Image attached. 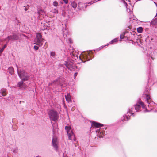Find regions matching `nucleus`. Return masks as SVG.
Returning a JSON list of instances; mask_svg holds the SVG:
<instances>
[{
	"mask_svg": "<svg viewBox=\"0 0 157 157\" xmlns=\"http://www.w3.org/2000/svg\"><path fill=\"white\" fill-rule=\"evenodd\" d=\"M17 68V73L20 78L23 81H27L29 79L30 76L27 75V73L24 70L19 71L18 69V66L16 65Z\"/></svg>",
	"mask_w": 157,
	"mask_h": 157,
	"instance_id": "f257e3e1",
	"label": "nucleus"
},
{
	"mask_svg": "<svg viewBox=\"0 0 157 157\" xmlns=\"http://www.w3.org/2000/svg\"><path fill=\"white\" fill-rule=\"evenodd\" d=\"M65 129L66 131L68 136L69 139L70 140H75V135L73 133L72 129L70 126H66L65 127Z\"/></svg>",
	"mask_w": 157,
	"mask_h": 157,
	"instance_id": "f03ea898",
	"label": "nucleus"
},
{
	"mask_svg": "<svg viewBox=\"0 0 157 157\" xmlns=\"http://www.w3.org/2000/svg\"><path fill=\"white\" fill-rule=\"evenodd\" d=\"M48 114L51 120L55 121L58 118V113L54 110H49L48 112Z\"/></svg>",
	"mask_w": 157,
	"mask_h": 157,
	"instance_id": "7ed1b4c3",
	"label": "nucleus"
},
{
	"mask_svg": "<svg viewBox=\"0 0 157 157\" xmlns=\"http://www.w3.org/2000/svg\"><path fill=\"white\" fill-rule=\"evenodd\" d=\"M44 39L42 37V36L40 33H37L36 37L35 40V42H36V44L39 46H42L43 41Z\"/></svg>",
	"mask_w": 157,
	"mask_h": 157,
	"instance_id": "20e7f679",
	"label": "nucleus"
},
{
	"mask_svg": "<svg viewBox=\"0 0 157 157\" xmlns=\"http://www.w3.org/2000/svg\"><path fill=\"white\" fill-rule=\"evenodd\" d=\"M138 104H137L135 105V109L136 112L140 110L141 109V106L143 109L145 108V106L144 103L141 101H139L138 102Z\"/></svg>",
	"mask_w": 157,
	"mask_h": 157,
	"instance_id": "39448f33",
	"label": "nucleus"
},
{
	"mask_svg": "<svg viewBox=\"0 0 157 157\" xmlns=\"http://www.w3.org/2000/svg\"><path fill=\"white\" fill-rule=\"evenodd\" d=\"M58 141L57 138L56 137H53L52 141V144L56 151H57L58 150Z\"/></svg>",
	"mask_w": 157,
	"mask_h": 157,
	"instance_id": "423d86ee",
	"label": "nucleus"
},
{
	"mask_svg": "<svg viewBox=\"0 0 157 157\" xmlns=\"http://www.w3.org/2000/svg\"><path fill=\"white\" fill-rule=\"evenodd\" d=\"M148 90L149 89H147V92H145L144 95L146 98V101L147 102L148 104L152 105L154 104V103L152 101H151V99L150 95L149 94Z\"/></svg>",
	"mask_w": 157,
	"mask_h": 157,
	"instance_id": "0eeeda50",
	"label": "nucleus"
},
{
	"mask_svg": "<svg viewBox=\"0 0 157 157\" xmlns=\"http://www.w3.org/2000/svg\"><path fill=\"white\" fill-rule=\"evenodd\" d=\"M134 110V109L133 108H131V109H129V110L128 112L127 113V114H128V115L129 116V117H128V115H125L123 116L124 119V120L128 121L130 119V118H129L130 116H129V115L128 114V113L130 114V116L132 115L133 116H134V113L133 112V110Z\"/></svg>",
	"mask_w": 157,
	"mask_h": 157,
	"instance_id": "6e6552de",
	"label": "nucleus"
},
{
	"mask_svg": "<svg viewBox=\"0 0 157 157\" xmlns=\"http://www.w3.org/2000/svg\"><path fill=\"white\" fill-rule=\"evenodd\" d=\"M18 36L16 34H13V35H10L8 36L5 39L6 40H7L8 41L10 40L14 41L18 40Z\"/></svg>",
	"mask_w": 157,
	"mask_h": 157,
	"instance_id": "1a4fd4ad",
	"label": "nucleus"
},
{
	"mask_svg": "<svg viewBox=\"0 0 157 157\" xmlns=\"http://www.w3.org/2000/svg\"><path fill=\"white\" fill-rule=\"evenodd\" d=\"M62 32L64 38H66L68 35V33L66 28H63L62 29Z\"/></svg>",
	"mask_w": 157,
	"mask_h": 157,
	"instance_id": "9d476101",
	"label": "nucleus"
},
{
	"mask_svg": "<svg viewBox=\"0 0 157 157\" xmlns=\"http://www.w3.org/2000/svg\"><path fill=\"white\" fill-rule=\"evenodd\" d=\"M92 124L93 126H94L97 128H99L103 126V125L102 124L95 122H93L92 123Z\"/></svg>",
	"mask_w": 157,
	"mask_h": 157,
	"instance_id": "9b49d317",
	"label": "nucleus"
},
{
	"mask_svg": "<svg viewBox=\"0 0 157 157\" xmlns=\"http://www.w3.org/2000/svg\"><path fill=\"white\" fill-rule=\"evenodd\" d=\"M25 81H23L21 80V81L20 82H19L17 84V86L18 87H21V86L22 87H26L27 86L25 84H24V82Z\"/></svg>",
	"mask_w": 157,
	"mask_h": 157,
	"instance_id": "f8f14e48",
	"label": "nucleus"
},
{
	"mask_svg": "<svg viewBox=\"0 0 157 157\" xmlns=\"http://www.w3.org/2000/svg\"><path fill=\"white\" fill-rule=\"evenodd\" d=\"M65 98L67 101L68 102H71V96L69 94H68L67 95H65Z\"/></svg>",
	"mask_w": 157,
	"mask_h": 157,
	"instance_id": "ddd939ff",
	"label": "nucleus"
},
{
	"mask_svg": "<svg viewBox=\"0 0 157 157\" xmlns=\"http://www.w3.org/2000/svg\"><path fill=\"white\" fill-rule=\"evenodd\" d=\"M0 92L2 96H5L7 94L6 90L5 89H1Z\"/></svg>",
	"mask_w": 157,
	"mask_h": 157,
	"instance_id": "4468645a",
	"label": "nucleus"
},
{
	"mask_svg": "<svg viewBox=\"0 0 157 157\" xmlns=\"http://www.w3.org/2000/svg\"><path fill=\"white\" fill-rule=\"evenodd\" d=\"M73 63H66L65 65L66 67L68 69H70L72 68Z\"/></svg>",
	"mask_w": 157,
	"mask_h": 157,
	"instance_id": "2eb2a0df",
	"label": "nucleus"
},
{
	"mask_svg": "<svg viewBox=\"0 0 157 157\" xmlns=\"http://www.w3.org/2000/svg\"><path fill=\"white\" fill-rule=\"evenodd\" d=\"M8 70L9 73L11 74L12 75L13 73L14 70L12 67H10L8 69Z\"/></svg>",
	"mask_w": 157,
	"mask_h": 157,
	"instance_id": "dca6fc26",
	"label": "nucleus"
},
{
	"mask_svg": "<svg viewBox=\"0 0 157 157\" xmlns=\"http://www.w3.org/2000/svg\"><path fill=\"white\" fill-rule=\"evenodd\" d=\"M59 81V78H58L57 79H56L55 80L53 81L51 83H49V86H50L51 85H52V84H56V85H58V83H57V82H58Z\"/></svg>",
	"mask_w": 157,
	"mask_h": 157,
	"instance_id": "f3484780",
	"label": "nucleus"
},
{
	"mask_svg": "<svg viewBox=\"0 0 157 157\" xmlns=\"http://www.w3.org/2000/svg\"><path fill=\"white\" fill-rule=\"evenodd\" d=\"M71 5L72 7L75 9L77 7V4L74 1L71 3Z\"/></svg>",
	"mask_w": 157,
	"mask_h": 157,
	"instance_id": "a211bd4d",
	"label": "nucleus"
},
{
	"mask_svg": "<svg viewBox=\"0 0 157 157\" xmlns=\"http://www.w3.org/2000/svg\"><path fill=\"white\" fill-rule=\"evenodd\" d=\"M143 30V28L142 27H140L137 29V30L138 33H142Z\"/></svg>",
	"mask_w": 157,
	"mask_h": 157,
	"instance_id": "6ab92c4d",
	"label": "nucleus"
},
{
	"mask_svg": "<svg viewBox=\"0 0 157 157\" xmlns=\"http://www.w3.org/2000/svg\"><path fill=\"white\" fill-rule=\"evenodd\" d=\"M55 55V52H50V57L52 59L54 58V57Z\"/></svg>",
	"mask_w": 157,
	"mask_h": 157,
	"instance_id": "aec40b11",
	"label": "nucleus"
},
{
	"mask_svg": "<svg viewBox=\"0 0 157 157\" xmlns=\"http://www.w3.org/2000/svg\"><path fill=\"white\" fill-rule=\"evenodd\" d=\"M7 44H5L4 45L3 47L2 48V49L0 50V53H2L4 49L7 46Z\"/></svg>",
	"mask_w": 157,
	"mask_h": 157,
	"instance_id": "412c9836",
	"label": "nucleus"
},
{
	"mask_svg": "<svg viewBox=\"0 0 157 157\" xmlns=\"http://www.w3.org/2000/svg\"><path fill=\"white\" fill-rule=\"evenodd\" d=\"M13 151L14 153H17L18 152L17 148V147L14 148L13 150Z\"/></svg>",
	"mask_w": 157,
	"mask_h": 157,
	"instance_id": "4be33fe9",
	"label": "nucleus"
},
{
	"mask_svg": "<svg viewBox=\"0 0 157 157\" xmlns=\"http://www.w3.org/2000/svg\"><path fill=\"white\" fill-rule=\"evenodd\" d=\"M125 34V33L124 32H123L122 34H121L120 36V38L121 39H122L124 37V35Z\"/></svg>",
	"mask_w": 157,
	"mask_h": 157,
	"instance_id": "5701e85b",
	"label": "nucleus"
},
{
	"mask_svg": "<svg viewBox=\"0 0 157 157\" xmlns=\"http://www.w3.org/2000/svg\"><path fill=\"white\" fill-rule=\"evenodd\" d=\"M52 12L54 13H58V10L56 9H54L52 10Z\"/></svg>",
	"mask_w": 157,
	"mask_h": 157,
	"instance_id": "b1692460",
	"label": "nucleus"
},
{
	"mask_svg": "<svg viewBox=\"0 0 157 157\" xmlns=\"http://www.w3.org/2000/svg\"><path fill=\"white\" fill-rule=\"evenodd\" d=\"M121 2L123 3H124V4L125 6L126 7H127V3L125 2L124 0H121Z\"/></svg>",
	"mask_w": 157,
	"mask_h": 157,
	"instance_id": "393cba45",
	"label": "nucleus"
},
{
	"mask_svg": "<svg viewBox=\"0 0 157 157\" xmlns=\"http://www.w3.org/2000/svg\"><path fill=\"white\" fill-rule=\"evenodd\" d=\"M72 57L73 58L75 59L76 60V59H78V56L76 54L74 55L72 54Z\"/></svg>",
	"mask_w": 157,
	"mask_h": 157,
	"instance_id": "a878e982",
	"label": "nucleus"
},
{
	"mask_svg": "<svg viewBox=\"0 0 157 157\" xmlns=\"http://www.w3.org/2000/svg\"><path fill=\"white\" fill-rule=\"evenodd\" d=\"M118 41V39L117 38H115L112 40L110 42V43H113L114 42H115Z\"/></svg>",
	"mask_w": 157,
	"mask_h": 157,
	"instance_id": "bb28decb",
	"label": "nucleus"
},
{
	"mask_svg": "<svg viewBox=\"0 0 157 157\" xmlns=\"http://www.w3.org/2000/svg\"><path fill=\"white\" fill-rule=\"evenodd\" d=\"M53 5L55 6H57L58 5V2L56 1H54L53 3Z\"/></svg>",
	"mask_w": 157,
	"mask_h": 157,
	"instance_id": "cd10ccee",
	"label": "nucleus"
},
{
	"mask_svg": "<svg viewBox=\"0 0 157 157\" xmlns=\"http://www.w3.org/2000/svg\"><path fill=\"white\" fill-rule=\"evenodd\" d=\"M100 135H99V137L100 138H102L103 137V136H104V134H103V132H102V133L101 134V132H100Z\"/></svg>",
	"mask_w": 157,
	"mask_h": 157,
	"instance_id": "c85d7f7f",
	"label": "nucleus"
},
{
	"mask_svg": "<svg viewBox=\"0 0 157 157\" xmlns=\"http://www.w3.org/2000/svg\"><path fill=\"white\" fill-rule=\"evenodd\" d=\"M34 49L36 51L39 48L37 46H36V45L34 46Z\"/></svg>",
	"mask_w": 157,
	"mask_h": 157,
	"instance_id": "c756f323",
	"label": "nucleus"
},
{
	"mask_svg": "<svg viewBox=\"0 0 157 157\" xmlns=\"http://www.w3.org/2000/svg\"><path fill=\"white\" fill-rule=\"evenodd\" d=\"M63 1H64V3L66 4H67L68 2V0H63Z\"/></svg>",
	"mask_w": 157,
	"mask_h": 157,
	"instance_id": "7c9ffc66",
	"label": "nucleus"
},
{
	"mask_svg": "<svg viewBox=\"0 0 157 157\" xmlns=\"http://www.w3.org/2000/svg\"><path fill=\"white\" fill-rule=\"evenodd\" d=\"M77 73L76 72L74 74V78H75L77 76Z\"/></svg>",
	"mask_w": 157,
	"mask_h": 157,
	"instance_id": "2f4dec72",
	"label": "nucleus"
},
{
	"mask_svg": "<svg viewBox=\"0 0 157 157\" xmlns=\"http://www.w3.org/2000/svg\"><path fill=\"white\" fill-rule=\"evenodd\" d=\"M69 41L70 43H72V41L71 39H69Z\"/></svg>",
	"mask_w": 157,
	"mask_h": 157,
	"instance_id": "473e14b6",
	"label": "nucleus"
},
{
	"mask_svg": "<svg viewBox=\"0 0 157 157\" xmlns=\"http://www.w3.org/2000/svg\"><path fill=\"white\" fill-rule=\"evenodd\" d=\"M75 109V107H73L72 108V109H71V111H73Z\"/></svg>",
	"mask_w": 157,
	"mask_h": 157,
	"instance_id": "72a5a7b5",
	"label": "nucleus"
},
{
	"mask_svg": "<svg viewBox=\"0 0 157 157\" xmlns=\"http://www.w3.org/2000/svg\"><path fill=\"white\" fill-rule=\"evenodd\" d=\"M82 4V3H80L78 4V8H79V6Z\"/></svg>",
	"mask_w": 157,
	"mask_h": 157,
	"instance_id": "f704fd0d",
	"label": "nucleus"
},
{
	"mask_svg": "<svg viewBox=\"0 0 157 157\" xmlns=\"http://www.w3.org/2000/svg\"><path fill=\"white\" fill-rule=\"evenodd\" d=\"M103 46H102V47H101V48H100L99 49V50L101 49L102 48H103Z\"/></svg>",
	"mask_w": 157,
	"mask_h": 157,
	"instance_id": "c9c22d12",
	"label": "nucleus"
},
{
	"mask_svg": "<svg viewBox=\"0 0 157 157\" xmlns=\"http://www.w3.org/2000/svg\"><path fill=\"white\" fill-rule=\"evenodd\" d=\"M147 111H148L147 109H146L145 110V112H147Z\"/></svg>",
	"mask_w": 157,
	"mask_h": 157,
	"instance_id": "e433bc0d",
	"label": "nucleus"
},
{
	"mask_svg": "<svg viewBox=\"0 0 157 157\" xmlns=\"http://www.w3.org/2000/svg\"><path fill=\"white\" fill-rule=\"evenodd\" d=\"M151 59H153H153H153V57L151 56Z\"/></svg>",
	"mask_w": 157,
	"mask_h": 157,
	"instance_id": "4c0bfd02",
	"label": "nucleus"
},
{
	"mask_svg": "<svg viewBox=\"0 0 157 157\" xmlns=\"http://www.w3.org/2000/svg\"><path fill=\"white\" fill-rule=\"evenodd\" d=\"M36 157H41V156H37Z\"/></svg>",
	"mask_w": 157,
	"mask_h": 157,
	"instance_id": "58836bf2",
	"label": "nucleus"
},
{
	"mask_svg": "<svg viewBox=\"0 0 157 157\" xmlns=\"http://www.w3.org/2000/svg\"><path fill=\"white\" fill-rule=\"evenodd\" d=\"M63 157H65V156H64L63 155Z\"/></svg>",
	"mask_w": 157,
	"mask_h": 157,
	"instance_id": "ea45409f",
	"label": "nucleus"
}]
</instances>
